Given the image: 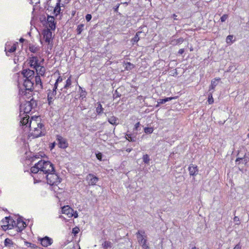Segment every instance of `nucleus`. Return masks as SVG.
I'll list each match as a JSON object with an SVG mask.
<instances>
[{
  "label": "nucleus",
  "instance_id": "nucleus-1",
  "mask_svg": "<svg viewBox=\"0 0 249 249\" xmlns=\"http://www.w3.org/2000/svg\"><path fill=\"white\" fill-rule=\"evenodd\" d=\"M53 171H54L53 165L50 161L44 160H39L31 168V172L36 174V177L38 178L40 180H42L43 176Z\"/></svg>",
  "mask_w": 249,
  "mask_h": 249
},
{
  "label": "nucleus",
  "instance_id": "nucleus-2",
  "mask_svg": "<svg viewBox=\"0 0 249 249\" xmlns=\"http://www.w3.org/2000/svg\"><path fill=\"white\" fill-rule=\"evenodd\" d=\"M37 106L36 101L31 98L30 101H25L22 103L20 106V112L28 114L32 109Z\"/></svg>",
  "mask_w": 249,
  "mask_h": 249
},
{
  "label": "nucleus",
  "instance_id": "nucleus-3",
  "mask_svg": "<svg viewBox=\"0 0 249 249\" xmlns=\"http://www.w3.org/2000/svg\"><path fill=\"white\" fill-rule=\"evenodd\" d=\"M42 178V180L46 179L47 183L51 186L57 185L61 182V180L58 176L56 174L55 170L43 176Z\"/></svg>",
  "mask_w": 249,
  "mask_h": 249
},
{
  "label": "nucleus",
  "instance_id": "nucleus-4",
  "mask_svg": "<svg viewBox=\"0 0 249 249\" xmlns=\"http://www.w3.org/2000/svg\"><path fill=\"white\" fill-rule=\"evenodd\" d=\"M30 134L34 138H37L45 135V128L44 125L30 130Z\"/></svg>",
  "mask_w": 249,
  "mask_h": 249
},
{
  "label": "nucleus",
  "instance_id": "nucleus-5",
  "mask_svg": "<svg viewBox=\"0 0 249 249\" xmlns=\"http://www.w3.org/2000/svg\"><path fill=\"white\" fill-rule=\"evenodd\" d=\"M56 86L54 85L52 90L49 89L48 90L47 93V100L48 101V104L51 105L53 104V102L55 99V96L56 94Z\"/></svg>",
  "mask_w": 249,
  "mask_h": 249
},
{
  "label": "nucleus",
  "instance_id": "nucleus-6",
  "mask_svg": "<svg viewBox=\"0 0 249 249\" xmlns=\"http://www.w3.org/2000/svg\"><path fill=\"white\" fill-rule=\"evenodd\" d=\"M43 125L44 124L41 123L40 118L36 117V119L32 118V119L30 121L29 127L30 130L33 129H36V127H40Z\"/></svg>",
  "mask_w": 249,
  "mask_h": 249
},
{
  "label": "nucleus",
  "instance_id": "nucleus-7",
  "mask_svg": "<svg viewBox=\"0 0 249 249\" xmlns=\"http://www.w3.org/2000/svg\"><path fill=\"white\" fill-rule=\"evenodd\" d=\"M86 180L88 181L89 185H95L96 183L99 180V178L92 174H89L86 177Z\"/></svg>",
  "mask_w": 249,
  "mask_h": 249
},
{
  "label": "nucleus",
  "instance_id": "nucleus-8",
  "mask_svg": "<svg viewBox=\"0 0 249 249\" xmlns=\"http://www.w3.org/2000/svg\"><path fill=\"white\" fill-rule=\"evenodd\" d=\"M43 35L45 41L48 44H50L52 38V32L51 31V29H47L44 30Z\"/></svg>",
  "mask_w": 249,
  "mask_h": 249
},
{
  "label": "nucleus",
  "instance_id": "nucleus-9",
  "mask_svg": "<svg viewBox=\"0 0 249 249\" xmlns=\"http://www.w3.org/2000/svg\"><path fill=\"white\" fill-rule=\"evenodd\" d=\"M29 64L30 67L35 69L36 67H38L40 63L39 62V60L37 56H32L29 59Z\"/></svg>",
  "mask_w": 249,
  "mask_h": 249
},
{
  "label": "nucleus",
  "instance_id": "nucleus-10",
  "mask_svg": "<svg viewBox=\"0 0 249 249\" xmlns=\"http://www.w3.org/2000/svg\"><path fill=\"white\" fill-rule=\"evenodd\" d=\"M57 140L58 142L59 147L64 149L68 146V143L66 139L64 138L61 136L57 135Z\"/></svg>",
  "mask_w": 249,
  "mask_h": 249
},
{
  "label": "nucleus",
  "instance_id": "nucleus-11",
  "mask_svg": "<svg viewBox=\"0 0 249 249\" xmlns=\"http://www.w3.org/2000/svg\"><path fill=\"white\" fill-rule=\"evenodd\" d=\"M15 224H16V228L18 232L21 231L26 226L25 222L20 218H18L17 223L15 222Z\"/></svg>",
  "mask_w": 249,
  "mask_h": 249
},
{
  "label": "nucleus",
  "instance_id": "nucleus-12",
  "mask_svg": "<svg viewBox=\"0 0 249 249\" xmlns=\"http://www.w3.org/2000/svg\"><path fill=\"white\" fill-rule=\"evenodd\" d=\"M38 240L40 241L41 245L44 247H47L50 246L53 242V239L48 236H45Z\"/></svg>",
  "mask_w": 249,
  "mask_h": 249
},
{
  "label": "nucleus",
  "instance_id": "nucleus-13",
  "mask_svg": "<svg viewBox=\"0 0 249 249\" xmlns=\"http://www.w3.org/2000/svg\"><path fill=\"white\" fill-rule=\"evenodd\" d=\"M33 81L31 79H25L23 83L25 90L31 91L33 89Z\"/></svg>",
  "mask_w": 249,
  "mask_h": 249
},
{
  "label": "nucleus",
  "instance_id": "nucleus-14",
  "mask_svg": "<svg viewBox=\"0 0 249 249\" xmlns=\"http://www.w3.org/2000/svg\"><path fill=\"white\" fill-rule=\"evenodd\" d=\"M22 74L25 79H31V80H33L35 72L33 70L24 69L22 71Z\"/></svg>",
  "mask_w": 249,
  "mask_h": 249
},
{
  "label": "nucleus",
  "instance_id": "nucleus-15",
  "mask_svg": "<svg viewBox=\"0 0 249 249\" xmlns=\"http://www.w3.org/2000/svg\"><path fill=\"white\" fill-rule=\"evenodd\" d=\"M47 21L48 27L50 28L49 29L54 30L56 27V23L54 22V17L53 16H48Z\"/></svg>",
  "mask_w": 249,
  "mask_h": 249
},
{
  "label": "nucleus",
  "instance_id": "nucleus-16",
  "mask_svg": "<svg viewBox=\"0 0 249 249\" xmlns=\"http://www.w3.org/2000/svg\"><path fill=\"white\" fill-rule=\"evenodd\" d=\"M2 222L3 223V226L7 227V229H11V227H13V225L12 224L11 226L10 225V223H15V221H14L12 219H11L10 217H5L2 220Z\"/></svg>",
  "mask_w": 249,
  "mask_h": 249
},
{
  "label": "nucleus",
  "instance_id": "nucleus-17",
  "mask_svg": "<svg viewBox=\"0 0 249 249\" xmlns=\"http://www.w3.org/2000/svg\"><path fill=\"white\" fill-rule=\"evenodd\" d=\"M188 170L189 171V174L191 176H195L198 173V169L197 166H196L194 164H191L188 168Z\"/></svg>",
  "mask_w": 249,
  "mask_h": 249
},
{
  "label": "nucleus",
  "instance_id": "nucleus-18",
  "mask_svg": "<svg viewBox=\"0 0 249 249\" xmlns=\"http://www.w3.org/2000/svg\"><path fill=\"white\" fill-rule=\"evenodd\" d=\"M29 115L28 114H25V116L23 117L20 121V124L21 125L23 126H25L26 127L28 126L29 127L30 123L29 122Z\"/></svg>",
  "mask_w": 249,
  "mask_h": 249
},
{
  "label": "nucleus",
  "instance_id": "nucleus-19",
  "mask_svg": "<svg viewBox=\"0 0 249 249\" xmlns=\"http://www.w3.org/2000/svg\"><path fill=\"white\" fill-rule=\"evenodd\" d=\"M71 76L69 77L66 82V84L64 85V87L61 89V91L67 93V91L65 90V89H68L71 87Z\"/></svg>",
  "mask_w": 249,
  "mask_h": 249
},
{
  "label": "nucleus",
  "instance_id": "nucleus-20",
  "mask_svg": "<svg viewBox=\"0 0 249 249\" xmlns=\"http://www.w3.org/2000/svg\"><path fill=\"white\" fill-rule=\"evenodd\" d=\"M35 69L36 70L37 74L41 76H43L44 75L46 71L45 67L41 66L40 64L38 65V67H36Z\"/></svg>",
  "mask_w": 249,
  "mask_h": 249
},
{
  "label": "nucleus",
  "instance_id": "nucleus-21",
  "mask_svg": "<svg viewBox=\"0 0 249 249\" xmlns=\"http://www.w3.org/2000/svg\"><path fill=\"white\" fill-rule=\"evenodd\" d=\"M32 90H31V91L25 90V91H20L19 93L20 94H21L23 96V99H29L32 96Z\"/></svg>",
  "mask_w": 249,
  "mask_h": 249
},
{
  "label": "nucleus",
  "instance_id": "nucleus-22",
  "mask_svg": "<svg viewBox=\"0 0 249 249\" xmlns=\"http://www.w3.org/2000/svg\"><path fill=\"white\" fill-rule=\"evenodd\" d=\"M142 34L143 36H145V33L142 32V31H139L137 33H136L135 36L131 40V41L132 42L133 44H134L135 42H137L139 41L141 37L140 35Z\"/></svg>",
  "mask_w": 249,
  "mask_h": 249
},
{
  "label": "nucleus",
  "instance_id": "nucleus-23",
  "mask_svg": "<svg viewBox=\"0 0 249 249\" xmlns=\"http://www.w3.org/2000/svg\"><path fill=\"white\" fill-rule=\"evenodd\" d=\"M141 232H142V231H139L136 233L138 241L140 244H142L144 242H146L147 241L146 239L143 238V235L141 234ZM142 233H144V232H142Z\"/></svg>",
  "mask_w": 249,
  "mask_h": 249
},
{
  "label": "nucleus",
  "instance_id": "nucleus-24",
  "mask_svg": "<svg viewBox=\"0 0 249 249\" xmlns=\"http://www.w3.org/2000/svg\"><path fill=\"white\" fill-rule=\"evenodd\" d=\"M220 79H214L211 82V84L209 87V92L213 91L215 87L217 85L218 81Z\"/></svg>",
  "mask_w": 249,
  "mask_h": 249
},
{
  "label": "nucleus",
  "instance_id": "nucleus-25",
  "mask_svg": "<svg viewBox=\"0 0 249 249\" xmlns=\"http://www.w3.org/2000/svg\"><path fill=\"white\" fill-rule=\"evenodd\" d=\"M73 211V210L68 206H64L62 208V213L67 215H70Z\"/></svg>",
  "mask_w": 249,
  "mask_h": 249
},
{
  "label": "nucleus",
  "instance_id": "nucleus-26",
  "mask_svg": "<svg viewBox=\"0 0 249 249\" xmlns=\"http://www.w3.org/2000/svg\"><path fill=\"white\" fill-rule=\"evenodd\" d=\"M17 49V44H14L13 46H10L9 45H6V47L5 48V51L9 53H13Z\"/></svg>",
  "mask_w": 249,
  "mask_h": 249
},
{
  "label": "nucleus",
  "instance_id": "nucleus-27",
  "mask_svg": "<svg viewBox=\"0 0 249 249\" xmlns=\"http://www.w3.org/2000/svg\"><path fill=\"white\" fill-rule=\"evenodd\" d=\"M174 98H175V97H167L164 99H160L157 101L158 104L156 105V107H158L159 106L160 104H164L166 102L170 101Z\"/></svg>",
  "mask_w": 249,
  "mask_h": 249
},
{
  "label": "nucleus",
  "instance_id": "nucleus-28",
  "mask_svg": "<svg viewBox=\"0 0 249 249\" xmlns=\"http://www.w3.org/2000/svg\"><path fill=\"white\" fill-rule=\"evenodd\" d=\"M60 0H58L57 2L56 3V5L53 10V13L56 16L59 14L60 11H61L60 3Z\"/></svg>",
  "mask_w": 249,
  "mask_h": 249
},
{
  "label": "nucleus",
  "instance_id": "nucleus-29",
  "mask_svg": "<svg viewBox=\"0 0 249 249\" xmlns=\"http://www.w3.org/2000/svg\"><path fill=\"white\" fill-rule=\"evenodd\" d=\"M29 50L32 53H38L40 50V48L38 47H36L33 45H32L29 46Z\"/></svg>",
  "mask_w": 249,
  "mask_h": 249
},
{
  "label": "nucleus",
  "instance_id": "nucleus-30",
  "mask_svg": "<svg viewBox=\"0 0 249 249\" xmlns=\"http://www.w3.org/2000/svg\"><path fill=\"white\" fill-rule=\"evenodd\" d=\"M35 81L36 86H39L40 88H42L41 80L40 76H36L35 77Z\"/></svg>",
  "mask_w": 249,
  "mask_h": 249
},
{
  "label": "nucleus",
  "instance_id": "nucleus-31",
  "mask_svg": "<svg viewBox=\"0 0 249 249\" xmlns=\"http://www.w3.org/2000/svg\"><path fill=\"white\" fill-rule=\"evenodd\" d=\"M117 119L114 116H111L108 118V122L112 124L116 125Z\"/></svg>",
  "mask_w": 249,
  "mask_h": 249
},
{
  "label": "nucleus",
  "instance_id": "nucleus-32",
  "mask_svg": "<svg viewBox=\"0 0 249 249\" xmlns=\"http://www.w3.org/2000/svg\"><path fill=\"white\" fill-rule=\"evenodd\" d=\"M97 104L98 105L96 108V111L97 114H100L103 113L104 108L102 107V106L100 103H98Z\"/></svg>",
  "mask_w": 249,
  "mask_h": 249
},
{
  "label": "nucleus",
  "instance_id": "nucleus-33",
  "mask_svg": "<svg viewBox=\"0 0 249 249\" xmlns=\"http://www.w3.org/2000/svg\"><path fill=\"white\" fill-rule=\"evenodd\" d=\"M126 139L129 142H134L136 141V136H132L131 134H128L126 135Z\"/></svg>",
  "mask_w": 249,
  "mask_h": 249
},
{
  "label": "nucleus",
  "instance_id": "nucleus-34",
  "mask_svg": "<svg viewBox=\"0 0 249 249\" xmlns=\"http://www.w3.org/2000/svg\"><path fill=\"white\" fill-rule=\"evenodd\" d=\"M13 244V243L12 241L9 239V238H6L4 240V245L6 247H10L12 246Z\"/></svg>",
  "mask_w": 249,
  "mask_h": 249
},
{
  "label": "nucleus",
  "instance_id": "nucleus-35",
  "mask_svg": "<svg viewBox=\"0 0 249 249\" xmlns=\"http://www.w3.org/2000/svg\"><path fill=\"white\" fill-rule=\"evenodd\" d=\"M183 41H184L183 38L182 37H180L177 39L173 40L172 42V44L173 45H177L178 44H181L183 42Z\"/></svg>",
  "mask_w": 249,
  "mask_h": 249
},
{
  "label": "nucleus",
  "instance_id": "nucleus-36",
  "mask_svg": "<svg viewBox=\"0 0 249 249\" xmlns=\"http://www.w3.org/2000/svg\"><path fill=\"white\" fill-rule=\"evenodd\" d=\"M79 88L81 89L80 97L83 100L86 97L87 92L85 90H83L81 87H80Z\"/></svg>",
  "mask_w": 249,
  "mask_h": 249
},
{
  "label": "nucleus",
  "instance_id": "nucleus-37",
  "mask_svg": "<svg viewBox=\"0 0 249 249\" xmlns=\"http://www.w3.org/2000/svg\"><path fill=\"white\" fill-rule=\"evenodd\" d=\"M84 27V25L83 24L78 25L76 29L77 34L79 35L82 33Z\"/></svg>",
  "mask_w": 249,
  "mask_h": 249
},
{
  "label": "nucleus",
  "instance_id": "nucleus-38",
  "mask_svg": "<svg viewBox=\"0 0 249 249\" xmlns=\"http://www.w3.org/2000/svg\"><path fill=\"white\" fill-rule=\"evenodd\" d=\"M111 242L107 241H105L102 244L104 249H107L108 248L111 247Z\"/></svg>",
  "mask_w": 249,
  "mask_h": 249
},
{
  "label": "nucleus",
  "instance_id": "nucleus-39",
  "mask_svg": "<svg viewBox=\"0 0 249 249\" xmlns=\"http://www.w3.org/2000/svg\"><path fill=\"white\" fill-rule=\"evenodd\" d=\"M213 91L212 92H209L208 94V102L210 104H212L213 103Z\"/></svg>",
  "mask_w": 249,
  "mask_h": 249
},
{
  "label": "nucleus",
  "instance_id": "nucleus-40",
  "mask_svg": "<svg viewBox=\"0 0 249 249\" xmlns=\"http://www.w3.org/2000/svg\"><path fill=\"white\" fill-rule=\"evenodd\" d=\"M125 69L127 70H131L134 67V65L130 62H127L125 64Z\"/></svg>",
  "mask_w": 249,
  "mask_h": 249
},
{
  "label": "nucleus",
  "instance_id": "nucleus-41",
  "mask_svg": "<svg viewBox=\"0 0 249 249\" xmlns=\"http://www.w3.org/2000/svg\"><path fill=\"white\" fill-rule=\"evenodd\" d=\"M241 161L243 163H246L247 162V160L244 158H238L235 160L236 163L238 164H240Z\"/></svg>",
  "mask_w": 249,
  "mask_h": 249
},
{
  "label": "nucleus",
  "instance_id": "nucleus-42",
  "mask_svg": "<svg viewBox=\"0 0 249 249\" xmlns=\"http://www.w3.org/2000/svg\"><path fill=\"white\" fill-rule=\"evenodd\" d=\"M142 160L145 163H148L149 162V157L147 154H145L143 156Z\"/></svg>",
  "mask_w": 249,
  "mask_h": 249
},
{
  "label": "nucleus",
  "instance_id": "nucleus-43",
  "mask_svg": "<svg viewBox=\"0 0 249 249\" xmlns=\"http://www.w3.org/2000/svg\"><path fill=\"white\" fill-rule=\"evenodd\" d=\"M145 133L151 134L153 131V129L152 127H145L144 129Z\"/></svg>",
  "mask_w": 249,
  "mask_h": 249
},
{
  "label": "nucleus",
  "instance_id": "nucleus-44",
  "mask_svg": "<svg viewBox=\"0 0 249 249\" xmlns=\"http://www.w3.org/2000/svg\"><path fill=\"white\" fill-rule=\"evenodd\" d=\"M25 245L27 247H30L32 249H35L36 247V245L32 244L31 243L28 242H26V241L25 242Z\"/></svg>",
  "mask_w": 249,
  "mask_h": 249
},
{
  "label": "nucleus",
  "instance_id": "nucleus-45",
  "mask_svg": "<svg viewBox=\"0 0 249 249\" xmlns=\"http://www.w3.org/2000/svg\"><path fill=\"white\" fill-rule=\"evenodd\" d=\"M233 36L232 35H229L226 38V42L228 44L232 43V39Z\"/></svg>",
  "mask_w": 249,
  "mask_h": 249
},
{
  "label": "nucleus",
  "instance_id": "nucleus-46",
  "mask_svg": "<svg viewBox=\"0 0 249 249\" xmlns=\"http://www.w3.org/2000/svg\"><path fill=\"white\" fill-rule=\"evenodd\" d=\"M62 78L61 77V76H59L57 79H56V82L55 83V84H54V85H56V88H57L58 87V83L59 82H61L62 81Z\"/></svg>",
  "mask_w": 249,
  "mask_h": 249
},
{
  "label": "nucleus",
  "instance_id": "nucleus-47",
  "mask_svg": "<svg viewBox=\"0 0 249 249\" xmlns=\"http://www.w3.org/2000/svg\"><path fill=\"white\" fill-rule=\"evenodd\" d=\"M228 15L227 14L223 15L220 18V20L221 22H224L228 18Z\"/></svg>",
  "mask_w": 249,
  "mask_h": 249
},
{
  "label": "nucleus",
  "instance_id": "nucleus-48",
  "mask_svg": "<svg viewBox=\"0 0 249 249\" xmlns=\"http://www.w3.org/2000/svg\"><path fill=\"white\" fill-rule=\"evenodd\" d=\"M236 68L233 66H229L228 68V69L227 70V72H231V71H233L235 70Z\"/></svg>",
  "mask_w": 249,
  "mask_h": 249
},
{
  "label": "nucleus",
  "instance_id": "nucleus-49",
  "mask_svg": "<svg viewBox=\"0 0 249 249\" xmlns=\"http://www.w3.org/2000/svg\"><path fill=\"white\" fill-rule=\"evenodd\" d=\"M96 158L98 160H102V154L100 152H98L96 154Z\"/></svg>",
  "mask_w": 249,
  "mask_h": 249
},
{
  "label": "nucleus",
  "instance_id": "nucleus-50",
  "mask_svg": "<svg viewBox=\"0 0 249 249\" xmlns=\"http://www.w3.org/2000/svg\"><path fill=\"white\" fill-rule=\"evenodd\" d=\"M141 245L143 249H150L148 245L146 244V242L143 243Z\"/></svg>",
  "mask_w": 249,
  "mask_h": 249
},
{
  "label": "nucleus",
  "instance_id": "nucleus-51",
  "mask_svg": "<svg viewBox=\"0 0 249 249\" xmlns=\"http://www.w3.org/2000/svg\"><path fill=\"white\" fill-rule=\"evenodd\" d=\"M85 18L87 21H89L92 18V16L90 14H87Z\"/></svg>",
  "mask_w": 249,
  "mask_h": 249
},
{
  "label": "nucleus",
  "instance_id": "nucleus-52",
  "mask_svg": "<svg viewBox=\"0 0 249 249\" xmlns=\"http://www.w3.org/2000/svg\"><path fill=\"white\" fill-rule=\"evenodd\" d=\"M79 231V230L78 228H74L72 229V233L74 235H76L77 233H78Z\"/></svg>",
  "mask_w": 249,
  "mask_h": 249
},
{
  "label": "nucleus",
  "instance_id": "nucleus-53",
  "mask_svg": "<svg viewBox=\"0 0 249 249\" xmlns=\"http://www.w3.org/2000/svg\"><path fill=\"white\" fill-rule=\"evenodd\" d=\"M233 220L234 222H236V225H239L240 224L239 218L237 216H235L233 218Z\"/></svg>",
  "mask_w": 249,
  "mask_h": 249
},
{
  "label": "nucleus",
  "instance_id": "nucleus-54",
  "mask_svg": "<svg viewBox=\"0 0 249 249\" xmlns=\"http://www.w3.org/2000/svg\"><path fill=\"white\" fill-rule=\"evenodd\" d=\"M70 215L71 216H73L74 218H77L78 216V213L76 211H75L73 213H71V214Z\"/></svg>",
  "mask_w": 249,
  "mask_h": 249
},
{
  "label": "nucleus",
  "instance_id": "nucleus-55",
  "mask_svg": "<svg viewBox=\"0 0 249 249\" xmlns=\"http://www.w3.org/2000/svg\"><path fill=\"white\" fill-rule=\"evenodd\" d=\"M30 3L33 4H36L38 2H39V0H29Z\"/></svg>",
  "mask_w": 249,
  "mask_h": 249
},
{
  "label": "nucleus",
  "instance_id": "nucleus-56",
  "mask_svg": "<svg viewBox=\"0 0 249 249\" xmlns=\"http://www.w3.org/2000/svg\"><path fill=\"white\" fill-rule=\"evenodd\" d=\"M119 6H120V4H118L116 6H115L113 9H114V10L115 12H118V9L119 7Z\"/></svg>",
  "mask_w": 249,
  "mask_h": 249
},
{
  "label": "nucleus",
  "instance_id": "nucleus-57",
  "mask_svg": "<svg viewBox=\"0 0 249 249\" xmlns=\"http://www.w3.org/2000/svg\"><path fill=\"white\" fill-rule=\"evenodd\" d=\"M184 49H180L179 50L178 53L180 54H182V53H184Z\"/></svg>",
  "mask_w": 249,
  "mask_h": 249
},
{
  "label": "nucleus",
  "instance_id": "nucleus-58",
  "mask_svg": "<svg viewBox=\"0 0 249 249\" xmlns=\"http://www.w3.org/2000/svg\"><path fill=\"white\" fill-rule=\"evenodd\" d=\"M140 125V122H138L137 123H136L135 125V128L136 130H137L138 129V128L139 127Z\"/></svg>",
  "mask_w": 249,
  "mask_h": 249
},
{
  "label": "nucleus",
  "instance_id": "nucleus-59",
  "mask_svg": "<svg viewBox=\"0 0 249 249\" xmlns=\"http://www.w3.org/2000/svg\"><path fill=\"white\" fill-rule=\"evenodd\" d=\"M233 249H241V246L239 244L236 245Z\"/></svg>",
  "mask_w": 249,
  "mask_h": 249
},
{
  "label": "nucleus",
  "instance_id": "nucleus-60",
  "mask_svg": "<svg viewBox=\"0 0 249 249\" xmlns=\"http://www.w3.org/2000/svg\"><path fill=\"white\" fill-rule=\"evenodd\" d=\"M25 39L23 38H20L19 39V41L21 42H23L24 41Z\"/></svg>",
  "mask_w": 249,
  "mask_h": 249
},
{
  "label": "nucleus",
  "instance_id": "nucleus-61",
  "mask_svg": "<svg viewBox=\"0 0 249 249\" xmlns=\"http://www.w3.org/2000/svg\"><path fill=\"white\" fill-rule=\"evenodd\" d=\"M131 150H132V149H131V148H127V149H126V151L127 152H130Z\"/></svg>",
  "mask_w": 249,
  "mask_h": 249
},
{
  "label": "nucleus",
  "instance_id": "nucleus-62",
  "mask_svg": "<svg viewBox=\"0 0 249 249\" xmlns=\"http://www.w3.org/2000/svg\"><path fill=\"white\" fill-rule=\"evenodd\" d=\"M70 1V0H65L64 2L66 3H68V2H69Z\"/></svg>",
  "mask_w": 249,
  "mask_h": 249
},
{
  "label": "nucleus",
  "instance_id": "nucleus-63",
  "mask_svg": "<svg viewBox=\"0 0 249 249\" xmlns=\"http://www.w3.org/2000/svg\"><path fill=\"white\" fill-rule=\"evenodd\" d=\"M34 157H35L36 159L39 158V157H38L37 155H35V156H34Z\"/></svg>",
  "mask_w": 249,
  "mask_h": 249
},
{
  "label": "nucleus",
  "instance_id": "nucleus-64",
  "mask_svg": "<svg viewBox=\"0 0 249 249\" xmlns=\"http://www.w3.org/2000/svg\"><path fill=\"white\" fill-rule=\"evenodd\" d=\"M119 96H120V95H118V94H117V96H116V97H119Z\"/></svg>",
  "mask_w": 249,
  "mask_h": 249
}]
</instances>
